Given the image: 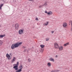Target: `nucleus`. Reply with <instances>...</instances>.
Instances as JSON below:
<instances>
[{
    "mask_svg": "<svg viewBox=\"0 0 72 72\" xmlns=\"http://www.w3.org/2000/svg\"><path fill=\"white\" fill-rule=\"evenodd\" d=\"M55 57L56 58H58V55H56Z\"/></svg>",
    "mask_w": 72,
    "mask_h": 72,
    "instance_id": "nucleus-33",
    "label": "nucleus"
},
{
    "mask_svg": "<svg viewBox=\"0 0 72 72\" xmlns=\"http://www.w3.org/2000/svg\"><path fill=\"white\" fill-rule=\"evenodd\" d=\"M54 47L55 49H58V48H59V45H58V44L57 43H55L54 44Z\"/></svg>",
    "mask_w": 72,
    "mask_h": 72,
    "instance_id": "nucleus-3",
    "label": "nucleus"
},
{
    "mask_svg": "<svg viewBox=\"0 0 72 72\" xmlns=\"http://www.w3.org/2000/svg\"><path fill=\"white\" fill-rule=\"evenodd\" d=\"M2 6H3V4H2L1 5H0V7L1 8Z\"/></svg>",
    "mask_w": 72,
    "mask_h": 72,
    "instance_id": "nucleus-31",
    "label": "nucleus"
},
{
    "mask_svg": "<svg viewBox=\"0 0 72 72\" xmlns=\"http://www.w3.org/2000/svg\"><path fill=\"white\" fill-rule=\"evenodd\" d=\"M10 55L11 56H12V53H10Z\"/></svg>",
    "mask_w": 72,
    "mask_h": 72,
    "instance_id": "nucleus-30",
    "label": "nucleus"
},
{
    "mask_svg": "<svg viewBox=\"0 0 72 72\" xmlns=\"http://www.w3.org/2000/svg\"><path fill=\"white\" fill-rule=\"evenodd\" d=\"M49 38H47L46 39V41H49Z\"/></svg>",
    "mask_w": 72,
    "mask_h": 72,
    "instance_id": "nucleus-21",
    "label": "nucleus"
},
{
    "mask_svg": "<svg viewBox=\"0 0 72 72\" xmlns=\"http://www.w3.org/2000/svg\"><path fill=\"white\" fill-rule=\"evenodd\" d=\"M6 56L7 58H8V59H9V60H10V59H11V57H10V55L8 54H7L6 55Z\"/></svg>",
    "mask_w": 72,
    "mask_h": 72,
    "instance_id": "nucleus-7",
    "label": "nucleus"
},
{
    "mask_svg": "<svg viewBox=\"0 0 72 72\" xmlns=\"http://www.w3.org/2000/svg\"><path fill=\"white\" fill-rule=\"evenodd\" d=\"M18 72H21V71H22V69H19L18 71H17Z\"/></svg>",
    "mask_w": 72,
    "mask_h": 72,
    "instance_id": "nucleus-19",
    "label": "nucleus"
},
{
    "mask_svg": "<svg viewBox=\"0 0 72 72\" xmlns=\"http://www.w3.org/2000/svg\"><path fill=\"white\" fill-rule=\"evenodd\" d=\"M27 51V50H25L24 51V52H25V51Z\"/></svg>",
    "mask_w": 72,
    "mask_h": 72,
    "instance_id": "nucleus-32",
    "label": "nucleus"
},
{
    "mask_svg": "<svg viewBox=\"0 0 72 72\" xmlns=\"http://www.w3.org/2000/svg\"><path fill=\"white\" fill-rule=\"evenodd\" d=\"M48 23H49V22H47L45 24H43V26H48Z\"/></svg>",
    "mask_w": 72,
    "mask_h": 72,
    "instance_id": "nucleus-12",
    "label": "nucleus"
},
{
    "mask_svg": "<svg viewBox=\"0 0 72 72\" xmlns=\"http://www.w3.org/2000/svg\"><path fill=\"white\" fill-rule=\"evenodd\" d=\"M40 46L41 48H44V47H45V45H40Z\"/></svg>",
    "mask_w": 72,
    "mask_h": 72,
    "instance_id": "nucleus-14",
    "label": "nucleus"
},
{
    "mask_svg": "<svg viewBox=\"0 0 72 72\" xmlns=\"http://www.w3.org/2000/svg\"><path fill=\"white\" fill-rule=\"evenodd\" d=\"M26 67H27V66H26Z\"/></svg>",
    "mask_w": 72,
    "mask_h": 72,
    "instance_id": "nucleus-40",
    "label": "nucleus"
},
{
    "mask_svg": "<svg viewBox=\"0 0 72 72\" xmlns=\"http://www.w3.org/2000/svg\"><path fill=\"white\" fill-rule=\"evenodd\" d=\"M70 23H71V21L70 22Z\"/></svg>",
    "mask_w": 72,
    "mask_h": 72,
    "instance_id": "nucleus-39",
    "label": "nucleus"
},
{
    "mask_svg": "<svg viewBox=\"0 0 72 72\" xmlns=\"http://www.w3.org/2000/svg\"><path fill=\"white\" fill-rule=\"evenodd\" d=\"M69 44V42H68L66 44H65L64 45V46H66L67 45H68Z\"/></svg>",
    "mask_w": 72,
    "mask_h": 72,
    "instance_id": "nucleus-11",
    "label": "nucleus"
},
{
    "mask_svg": "<svg viewBox=\"0 0 72 72\" xmlns=\"http://www.w3.org/2000/svg\"><path fill=\"white\" fill-rule=\"evenodd\" d=\"M23 31H24V30H23V29L20 30L18 31L19 34L20 35H22L23 33Z\"/></svg>",
    "mask_w": 72,
    "mask_h": 72,
    "instance_id": "nucleus-4",
    "label": "nucleus"
},
{
    "mask_svg": "<svg viewBox=\"0 0 72 72\" xmlns=\"http://www.w3.org/2000/svg\"><path fill=\"white\" fill-rule=\"evenodd\" d=\"M55 72H58L60 71V70H55Z\"/></svg>",
    "mask_w": 72,
    "mask_h": 72,
    "instance_id": "nucleus-20",
    "label": "nucleus"
},
{
    "mask_svg": "<svg viewBox=\"0 0 72 72\" xmlns=\"http://www.w3.org/2000/svg\"><path fill=\"white\" fill-rule=\"evenodd\" d=\"M63 26L64 27H66L67 26V23L66 22H64L63 24Z\"/></svg>",
    "mask_w": 72,
    "mask_h": 72,
    "instance_id": "nucleus-8",
    "label": "nucleus"
},
{
    "mask_svg": "<svg viewBox=\"0 0 72 72\" xmlns=\"http://www.w3.org/2000/svg\"><path fill=\"white\" fill-rule=\"evenodd\" d=\"M32 0H29V1H32Z\"/></svg>",
    "mask_w": 72,
    "mask_h": 72,
    "instance_id": "nucleus-37",
    "label": "nucleus"
},
{
    "mask_svg": "<svg viewBox=\"0 0 72 72\" xmlns=\"http://www.w3.org/2000/svg\"><path fill=\"white\" fill-rule=\"evenodd\" d=\"M51 33H52V34H53V33H54V31H51Z\"/></svg>",
    "mask_w": 72,
    "mask_h": 72,
    "instance_id": "nucleus-26",
    "label": "nucleus"
},
{
    "mask_svg": "<svg viewBox=\"0 0 72 72\" xmlns=\"http://www.w3.org/2000/svg\"><path fill=\"white\" fill-rule=\"evenodd\" d=\"M52 14V12L51 11L49 12H48V14H49V15H50V14Z\"/></svg>",
    "mask_w": 72,
    "mask_h": 72,
    "instance_id": "nucleus-15",
    "label": "nucleus"
},
{
    "mask_svg": "<svg viewBox=\"0 0 72 72\" xmlns=\"http://www.w3.org/2000/svg\"><path fill=\"white\" fill-rule=\"evenodd\" d=\"M51 72H55V70H53L51 71Z\"/></svg>",
    "mask_w": 72,
    "mask_h": 72,
    "instance_id": "nucleus-29",
    "label": "nucleus"
},
{
    "mask_svg": "<svg viewBox=\"0 0 72 72\" xmlns=\"http://www.w3.org/2000/svg\"><path fill=\"white\" fill-rule=\"evenodd\" d=\"M16 59V58L15 57H13L12 60V63H13L15 61V60Z\"/></svg>",
    "mask_w": 72,
    "mask_h": 72,
    "instance_id": "nucleus-9",
    "label": "nucleus"
},
{
    "mask_svg": "<svg viewBox=\"0 0 72 72\" xmlns=\"http://www.w3.org/2000/svg\"><path fill=\"white\" fill-rule=\"evenodd\" d=\"M71 21V26H72V21Z\"/></svg>",
    "mask_w": 72,
    "mask_h": 72,
    "instance_id": "nucleus-35",
    "label": "nucleus"
},
{
    "mask_svg": "<svg viewBox=\"0 0 72 72\" xmlns=\"http://www.w3.org/2000/svg\"><path fill=\"white\" fill-rule=\"evenodd\" d=\"M58 49L60 51H62L63 50V46H61L58 47Z\"/></svg>",
    "mask_w": 72,
    "mask_h": 72,
    "instance_id": "nucleus-5",
    "label": "nucleus"
},
{
    "mask_svg": "<svg viewBox=\"0 0 72 72\" xmlns=\"http://www.w3.org/2000/svg\"><path fill=\"white\" fill-rule=\"evenodd\" d=\"M35 20H36V21H39V19H38L37 17L35 19Z\"/></svg>",
    "mask_w": 72,
    "mask_h": 72,
    "instance_id": "nucleus-27",
    "label": "nucleus"
},
{
    "mask_svg": "<svg viewBox=\"0 0 72 72\" xmlns=\"http://www.w3.org/2000/svg\"><path fill=\"white\" fill-rule=\"evenodd\" d=\"M47 64L48 67H50V66H51V64L50 63H48Z\"/></svg>",
    "mask_w": 72,
    "mask_h": 72,
    "instance_id": "nucleus-16",
    "label": "nucleus"
},
{
    "mask_svg": "<svg viewBox=\"0 0 72 72\" xmlns=\"http://www.w3.org/2000/svg\"><path fill=\"white\" fill-rule=\"evenodd\" d=\"M40 51L41 52H42H42H43V51H44V49L41 48L40 49Z\"/></svg>",
    "mask_w": 72,
    "mask_h": 72,
    "instance_id": "nucleus-22",
    "label": "nucleus"
},
{
    "mask_svg": "<svg viewBox=\"0 0 72 72\" xmlns=\"http://www.w3.org/2000/svg\"><path fill=\"white\" fill-rule=\"evenodd\" d=\"M27 51H28H28L27 50Z\"/></svg>",
    "mask_w": 72,
    "mask_h": 72,
    "instance_id": "nucleus-38",
    "label": "nucleus"
},
{
    "mask_svg": "<svg viewBox=\"0 0 72 72\" xmlns=\"http://www.w3.org/2000/svg\"><path fill=\"white\" fill-rule=\"evenodd\" d=\"M19 25L18 24H16L15 25V29H17L19 27Z\"/></svg>",
    "mask_w": 72,
    "mask_h": 72,
    "instance_id": "nucleus-6",
    "label": "nucleus"
},
{
    "mask_svg": "<svg viewBox=\"0 0 72 72\" xmlns=\"http://www.w3.org/2000/svg\"><path fill=\"white\" fill-rule=\"evenodd\" d=\"M42 6H43V5H41V6H39V8H41L42 7Z\"/></svg>",
    "mask_w": 72,
    "mask_h": 72,
    "instance_id": "nucleus-25",
    "label": "nucleus"
},
{
    "mask_svg": "<svg viewBox=\"0 0 72 72\" xmlns=\"http://www.w3.org/2000/svg\"><path fill=\"white\" fill-rule=\"evenodd\" d=\"M19 65V62H17V64H14L13 65V68L15 69V71H17L18 69V66Z\"/></svg>",
    "mask_w": 72,
    "mask_h": 72,
    "instance_id": "nucleus-2",
    "label": "nucleus"
},
{
    "mask_svg": "<svg viewBox=\"0 0 72 72\" xmlns=\"http://www.w3.org/2000/svg\"><path fill=\"white\" fill-rule=\"evenodd\" d=\"M43 5V6H46L47 5V3L46 2Z\"/></svg>",
    "mask_w": 72,
    "mask_h": 72,
    "instance_id": "nucleus-18",
    "label": "nucleus"
},
{
    "mask_svg": "<svg viewBox=\"0 0 72 72\" xmlns=\"http://www.w3.org/2000/svg\"><path fill=\"white\" fill-rule=\"evenodd\" d=\"M45 13H46V14H48V12H47V11H45Z\"/></svg>",
    "mask_w": 72,
    "mask_h": 72,
    "instance_id": "nucleus-28",
    "label": "nucleus"
},
{
    "mask_svg": "<svg viewBox=\"0 0 72 72\" xmlns=\"http://www.w3.org/2000/svg\"><path fill=\"white\" fill-rule=\"evenodd\" d=\"M2 44H3L2 40H0V46H1L2 45Z\"/></svg>",
    "mask_w": 72,
    "mask_h": 72,
    "instance_id": "nucleus-17",
    "label": "nucleus"
},
{
    "mask_svg": "<svg viewBox=\"0 0 72 72\" xmlns=\"http://www.w3.org/2000/svg\"><path fill=\"white\" fill-rule=\"evenodd\" d=\"M21 44H22V42L20 43L17 42L14 44H13L11 46V49H15V48H18V46H20V45H21Z\"/></svg>",
    "mask_w": 72,
    "mask_h": 72,
    "instance_id": "nucleus-1",
    "label": "nucleus"
},
{
    "mask_svg": "<svg viewBox=\"0 0 72 72\" xmlns=\"http://www.w3.org/2000/svg\"><path fill=\"white\" fill-rule=\"evenodd\" d=\"M22 48H24V49H25V47H24V46H23Z\"/></svg>",
    "mask_w": 72,
    "mask_h": 72,
    "instance_id": "nucleus-34",
    "label": "nucleus"
},
{
    "mask_svg": "<svg viewBox=\"0 0 72 72\" xmlns=\"http://www.w3.org/2000/svg\"><path fill=\"white\" fill-rule=\"evenodd\" d=\"M50 60L52 61V62H54V59L52 58H50Z\"/></svg>",
    "mask_w": 72,
    "mask_h": 72,
    "instance_id": "nucleus-10",
    "label": "nucleus"
},
{
    "mask_svg": "<svg viewBox=\"0 0 72 72\" xmlns=\"http://www.w3.org/2000/svg\"><path fill=\"white\" fill-rule=\"evenodd\" d=\"M1 9V8L0 6V9Z\"/></svg>",
    "mask_w": 72,
    "mask_h": 72,
    "instance_id": "nucleus-36",
    "label": "nucleus"
},
{
    "mask_svg": "<svg viewBox=\"0 0 72 72\" xmlns=\"http://www.w3.org/2000/svg\"><path fill=\"white\" fill-rule=\"evenodd\" d=\"M5 35H0V38H3V37H5Z\"/></svg>",
    "mask_w": 72,
    "mask_h": 72,
    "instance_id": "nucleus-13",
    "label": "nucleus"
},
{
    "mask_svg": "<svg viewBox=\"0 0 72 72\" xmlns=\"http://www.w3.org/2000/svg\"><path fill=\"white\" fill-rule=\"evenodd\" d=\"M28 62H31V59L30 58H28Z\"/></svg>",
    "mask_w": 72,
    "mask_h": 72,
    "instance_id": "nucleus-24",
    "label": "nucleus"
},
{
    "mask_svg": "<svg viewBox=\"0 0 72 72\" xmlns=\"http://www.w3.org/2000/svg\"><path fill=\"white\" fill-rule=\"evenodd\" d=\"M20 68V69H22V68H23V66H22V65H21Z\"/></svg>",
    "mask_w": 72,
    "mask_h": 72,
    "instance_id": "nucleus-23",
    "label": "nucleus"
}]
</instances>
